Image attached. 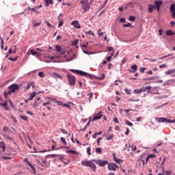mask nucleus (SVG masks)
I'll use <instances>...</instances> for the list:
<instances>
[{"instance_id":"obj_1","label":"nucleus","mask_w":175,"mask_h":175,"mask_svg":"<svg viewBox=\"0 0 175 175\" xmlns=\"http://www.w3.org/2000/svg\"><path fill=\"white\" fill-rule=\"evenodd\" d=\"M8 92H4V96L6 98L8 95H12V94L16 92V91H18L20 90V85L14 83L8 87Z\"/></svg>"},{"instance_id":"obj_2","label":"nucleus","mask_w":175,"mask_h":175,"mask_svg":"<svg viewBox=\"0 0 175 175\" xmlns=\"http://www.w3.org/2000/svg\"><path fill=\"white\" fill-rule=\"evenodd\" d=\"M82 166H85L86 167H90L93 170V172H96V165L94 163V161H82L81 162Z\"/></svg>"},{"instance_id":"obj_3","label":"nucleus","mask_w":175,"mask_h":175,"mask_svg":"<svg viewBox=\"0 0 175 175\" xmlns=\"http://www.w3.org/2000/svg\"><path fill=\"white\" fill-rule=\"evenodd\" d=\"M66 76L69 85H70V87H75V85H76V77L70 74H67Z\"/></svg>"},{"instance_id":"obj_4","label":"nucleus","mask_w":175,"mask_h":175,"mask_svg":"<svg viewBox=\"0 0 175 175\" xmlns=\"http://www.w3.org/2000/svg\"><path fill=\"white\" fill-rule=\"evenodd\" d=\"M81 5L84 13H86V12H88V10H90V8H91V5H90V3L88 2V0L81 1Z\"/></svg>"},{"instance_id":"obj_5","label":"nucleus","mask_w":175,"mask_h":175,"mask_svg":"<svg viewBox=\"0 0 175 175\" xmlns=\"http://www.w3.org/2000/svg\"><path fill=\"white\" fill-rule=\"evenodd\" d=\"M94 163L96 165H98V166H100V167H103V166H106V165H109V161H105V160H96V159H93L92 160Z\"/></svg>"},{"instance_id":"obj_6","label":"nucleus","mask_w":175,"mask_h":175,"mask_svg":"<svg viewBox=\"0 0 175 175\" xmlns=\"http://www.w3.org/2000/svg\"><path fill=\"white\" fill-rule=\"evenodd\" d=\"M70 71L72 72V73H77V75H80L81 76H83L84 77H89L91 78V75H90L88 73L83 72L82 70L71 69Z\"/></svg>"},{"instance_id":"obj_7","label":"nucleus","mask_w":175,"mask_h":175,"mask_svg":"<svg viewBox=\"0 0 175 175\" xmlns=\"http://www.w3.org/2000/svg\"><path fill=\"white\" fill-rule=\"evenodd\" d=\"M38 163L42 167H50V165L47 163V161L43 159H37Z\"/></svg>"},{"instance_id":"obj_8","label":"nucleus","mask_w":175,"mask_h":175,"mask_svg":"<svg viewBox=\"0 0 175 175\" xmlns=\"http://www.w3.org/2000/svg\"><path fill=\"white\" fill-rule=\"evenodd\" d=\"M108 169L112 172H116V170H117V169H120V167H118L114 163H108Z\"/></svg>"},{"instance_id":"obj_9","label":"nucleus","mask_w":175,"mask_h":175,"mask_svg":"<svg viewBox=\"0 0 175 175\" xmlns=\"http://www.w3.org/2000/svg\"><path fill=\"white\" fill-rule=\"evenodd\" d=\"M0 106H1V107L4 108V110H7V111H9V110H10V108H9L8 107V101L7 100H1L0 102Z\"/></svg>"},{"instance_id":"obj_10","label":"nucleus","mask_w":175,"mask_h":175,"mask_svg":"<svg viewBox=\"0 0 175 175\" xmlns=\"http://www.w3.org/2000/svg\"><path fill=\"white\" fill-rule=\"evenodd\" d=\"M163 3V1L162 0H156L154 1V5L157 9V12H159V9L161 8V5Z\"/></svg>"},{"instance_id":"obj_11","label":"nucleus","mask_w":175,"mask_h":175,"mask_svg":"<svg viewBox=\"0 0 175 175\" xmlns=\"http://www.w3.org/2000/svg\"><path fill=\"white\" fill-rule=\"evenodd\" d=\"M103 116V115L102 114V111H100L92 118V121H96L97 120H100V118H102Z\"/></svg>"},{"instance_id":"obj_12","label":"nucleus","mask_w":175,"mask_h":175,"mask_svg":"<svg viewBox=\"0 0 175 175\" xmlns=\"http://www.w3.org/2000/svg\"><path fill=\"white\" fill-rule=\"evenodd\" d=\"M71 25H73V27L77 29H80V28H81L80 23H79V21H73L71 23Z\"/></svg>"},{"instance_id":"obj_13","label":"nucleus","mask_w":175,"mask_h":175,"mask_svg":"<svg viewBox=\"0 0 175 175\" xmlns=\"http://www.w3.org/2000/svg\"><path fill=\"white\" fill-rule=\"evenodd\" d=\"M170 12L172 17H173V18H175V4H172L170 5Z\"/></svg>"},{"instance_id":"obj_14","label":"nucleus","mask_w":175,"mask_h":175,"mask_svg":"<svg viewBox=\"0 0 175 175\" xmlns=\"http://www.w3.org/2000/svg\"><path fill=\"white\" fill-rule=\"evenodd\" d=\"M29 166L30 167L29 170L31 173H32V174H36V168L35 167V165L31 163L29 165Z\"/></svg>"},{"instance_id":"obj_15","label":"nucleus","mask_w":175,"mask_h":175,"mask_svg":"<svg viewBox=\"0 0 175 175\" xmlns=\"http://www.w3.org/2000/svg\"><path fill=\"white\" fill-rule=\"evenodd\" d=\"M142 92H146L144 88H142L141 89H135L133 91L134 94H142Z\"/></svg>"},{"instance_id":"obj_16","label":"nucleus","mask_w":175,"mask_h":175,"mask_svg":"<svg viewBox=\"0 0 175 175\" xmlns=\"http://www.w3.org/2000/svg\"><path fill=\"white\" fill-rule=\"evenodd\" d=\"M61 16H62V14H60L59 16H58V20H59V25L58 27H62L64 25V20L61 19Z\"/></svg>"},{"instance_id":"obj_17","label":"nucleus","mask_w":175,"mask_h":175,"mask_svg":"<svg viewBox=\"0 0 175 175\" xmlns=\"http://www.w3.org/2000/svg\"><path fill=\"white\" fill-rule=\"evenodd\" d=\"M156 7L153 5H148V12L149 13H152V12H154V10H155Z\"/></svg>"},{"instance_id":"obj_18","label":"nucleus","mask_w":175,"mask_h":175,"mask_svg":"<svg viewBox=\"0 0 175 175\" xmlns=\"http://www.w3.org/2000/svg\"><path fill=\"white\" fill-rule=\"evenodd\" d=\"M35 96H36V92L31 93L29 97L28 98V100H32Z\"/></svg>"},{"instance_id":"obj_19","label":"nucleus","mask_w":175,"mask_h":175,"mask_svg":"<svg viewBox=\"0 0 175 175\" xmlns=\"http://www.w3.org/2000/svg\"><path fill=\"white\" fill-rule=\"evenodd\" d=\"M175 72V68H174L173 70H170L169 71H166L165 72V75H166L167 76H170V75H173V73Z\"/></svg>"},{"instance_id":"obj_20","label":"nucleus","mask_w":175,"mask_h":175,"mask_svg":"<svg viewBox=\"0 0 175 175\" xmlns=\"http://www.w3.org/2000/svg\"><path fill=\"white\" fill-rule=\"evenodd\" d=\"M145 80L146 81H151V80H158V77L157 76L151 77L149 78H146Z\"/></svg>"},{"instance_id":"obj_21","label":"nucleus","mask_w":175,"mask_h":175,"mask_svg":"<svg viewBox=\"0 0 175 175\" xmlns=\"http://www.w3.org/2000/svg\"><path fill=\"white\" fill-rule=\"evenodd\" d=\"M5 143L3 142H0V151H5Z\"/></svg>"},{"instance_id":"obj_22","label":"nucleus","mask_w":175,"mask_h":175,"mask_svg":"<svg viewBox=\"0 0 175 175\" xmlns=\"http://www.w3.org/2000/svg\"><path fill=\"white\" fill-rule=\"evenodd\" d=\"M113 161L116 162V163H121V162H122V160H121L120 159H117L116 154H113Z\"/></svg>"},{"instance_id":"obj_23","label":"nucleus","mask_w":175,"mask_h":175,"mask_svg":"<svg viewBox=\"0 0 175 175\" xmlns=\"http://www.w3.org/2000/svg\"><path fill=\"white\" fill-rule=\"evenodd\" d=\"M166 35L167 36H172V35H175L174 31H172V30H167L166 31Z\"/></svg>"},{"instance_id":"obj_24","label":"nucleus","mask_w":175,"mask_h":175,"mask_svg":"<svg viewBox=\"0 0 175 175\" xmlns=\"http://www.w3.org/2000/svg\"><path fill=\"white\" fill-rule=\"evenodd\" d=\"M53 76L55 79H59L60 80H62V77L61 76V75L57 73V72H54L53 73Z\"/></svg>"},{"instance_id":"obj_25","label":"nucleus","mask_w":175,"mask_h":175,"mask_svg":"<svg viewBox=\"0 0 175 175\" xmlns=\"http://www.w3.org/2000/svg\"><path fill=\"white\" fill-rule=\"evenodd\" d=\"M30 54H31V55H38V57L40 55V53L35 51L33 49L30 50Z\"/></svg>"},{"instance_id":"obj_26","label":"nucleus","mask_w":175,"mask_h":175,"mask_svg":"<svg viewBox=\"0 0 175 175\" xmlns=\"http://www.w3.org/2000/svg\"><path fill=\"white\" fill-rule=\"evenodd\" d=\"M156 120L158 122H165L166 121L165 118H157Z\"/></svg>"},{"instance_id":"obj_27","label":"nucleus","mask_w":175,"mask_h":175,"mask_svg":"<svg viewBox=\"0 0 175 175\" xmlns=\"http://www.w3.org/2000/svg\"><path fill=\"white\" fill-rule=\"evenodd\" d=\"M39 9V7L32 8H31V12H34V13H37V14H39L40 13L38 10Z\"/></svg>"},{"instance_id":"obj_28","label":"nucleus","mask_w":175,"mask_h":175,"mask_svg":"<svg viewBox=\"0 0 175 175\" xmlns=\"http://www.w3.org/2000/svg\"><path fill=\"white\" fill-rule=\"evenodd\" d=\"M55 50L57 53H61V51H62V47H61L59 45H56Z\"/></svg>"},{"instance_id":"obj_29","label":"nucleus","mask_w":175,"mask_h":175,"mask_svg":"<svg viewBox=\"0 0 175 175\" xmlns=\"http://www.w3.org/2000/svg\"><path fill=\"white\" fill-rule=\"evenodd\" d=\"M67 152L70 153V154H73L74 155H78L79 154V152H77V151L73 150H67Z\"/></svg>"},{"instance_id":"obj_30","label":"nucleus","mask_w":175,"mask_h":175,"mask_svg":"<svg viewBox=\"0 0 175 175\" xmlns=\"http://www.w3.org/2000/svg\"><path fill=\"white\" fill-rule=\"evenodd\" d=\"M123 27H124V28H132V27H133V26H132V24H131V23H127V24H124L123 25Z\"/></svg>"},{"instance_id":"obj_31","label":"nucleus","mask_w":175,"mask_h":175,"mask_svg":"<svg viewBox=\"0 0 175 175\" xmlns=\"http://www.w3.org/2000/svg\"><path fill=\"white\" fill-rule=\"evenodd\" d=\"M85 33H86V35H92V36H95V33H94L92 30L85 31Z\"/></svg>"},{"instance_id":"obj_32","label":"nucleus","mask_w":175,"mask_h":175,"mask_svg":"<svg viewBox=\"0 0 175 175\" xmlns=\"http://www.w3.org/2000/svg\"><path fill=\"white\" fill-rule=\"evenodd\" d=\"M19 117L21 120H23V121H28V117H27V116L20 115Z\"/></svg>"},{"instance_id":"obj_33","label":"nucleus","mask_w":175,"mask_h":175,"mask_svg":"<svg viewBox=\"0 0 175 175\" xmlns=\"http://www.w3.org/2000/svg\"><path fill=\"white\" fill-rule=\"evenodd\" d=\"M33 107L36 110V109L39 107V103H38V101H35Z\"/></svg>"},{"instance_id":"obj_34","label":"nucleus","mask_w":175,"mask_h":175,"mask_svg":"<svg viewBox=\"0 0 175 175\" xmlns=\"http://www.w3.org/2000/svg\"><path fill=\"white\" fill-rule=\"evenodd\" d=\"M131 68L132 70H133V72H136V70H137V65H136V64L131 66Z\"/></svg>"},{"instance_id":"obj_35","label":"nucleus","mask_w":175,"mask_h":175,"mask_svg":"<svg viewBox=\"0 0 175 175\" xmlns=\"http://www.w3.org/2000/svg\"><path fill=\"white\" fill-rule=\"evenodd\" d=\"M105 77V74H102L101 77H96V79H97V80H103Z\"/></svg>"},{"instance_id":"obj_36","label":"nucleus","mask_w":175,"mask_h":175,"mask_svg":"<svg viewBox=\"0 0 175 175\" xmlns=\"http://www.w3.org/2000/svg\"><path fill=\"white\" fill-rule=\"evenodd\" d=\"M60 140L62 143H64V146H66V144H68V143H66V139H65L64 137H60Z\"/></svg>"},{"instance_id":"obj_37","label":"nucleus","mask_w":175,"mask_h":175,"mask_svg":"<svg viewBox=\"0 0 175 175\" xmlns=\"http://www.w3.org/2000/svg\"><path fill=\"white\" fill-rule=\"evenodd\" d=\"M79 44V40H75L74 41L72 42V46H76L77 44Z\"/></svg>"},{"instance_id":"obj_38","label":"nucleus","mask_w":175,"mask_h":175,"mask_svg":"<svg viewBox=\"0 0 175 175\" xmlns=\"http://www.w3.org/2000/svg\"><path fill=\"white\" fill-rule=\"evenodd\" d=\"M139 100H140V99L139 98H137V99L129 98V102H139Z\"/></svg>"},{"instance_id":"obj_39","label":"nucleus","mask_w":175,"mask_h":175,"mask_svg":"<svg viewBox=\"0 0 175 175\" xmlns=\"http://www.w3.org/2000/svg\"><path fill=\"white\" fill-rule=\"evenodd\" d=\"M119 84H122V81H121V80H116L115 81V85H118Z\"/></svg>"},{"instance_id":"obj_40","label":"nucleus","mask_w":175,"mask_h":175,"mask_svg":"<svg viewBox=\"0 0 175 175\" xmlns=\"http://www.w3.org/2000/svg\"><path fill=\"white\" fill-rule=\"evenodd\" d=\"M45 24L47 25V27H49L50 28H53V25L50 24L49 21H45Z\"/></svg>"},{"instance_id":"obj_41","label":"nucleus","mask_w":175,"mask_h":175,"mask_svg":"<svg viewBox=\"0 0 175 175\" xmlns=\"http://www.w3.org/2000/svg\"><path fill=\"white\" fill-rule=\"evenodd\" d=\"M40 25H42V22H39V23L33 24V27L35 28L36 27H39Z\"/></svg>"},{"instance_id":"obj_42","label":"nucleus","mask_w":175,"mask_h":175,"mask_svg":"<svg viewBox=\"0 0 175 175\" xmlns=\"http://www.w3.org/2000/svg\"><path fill=\"white\" fill-rule=\"evenodd\" d=\"M126 125H129V126H133V124L132 122H129V120H126Z\"/></svg>"},{"instance_id":"obj_43","label":"nucleus","mask_w":175,"mask_h":175,"mask_svg":"<svg viewBox=\"0 0 175 175\" xmlns=\"http://www.w3.org/2000/svg\"><path fill=\"white\" fill-rule=\"evenodd\" d=\"M16 51H17V46H14L12 47V53H13V54H16Z\"/></svg>"},{"instance_id":"obj_44","label":"nucleus","mask_w":175,"mask_h":175,"mask_svg":"<svg viewBox=\"0 0 175 175\" xmlns=\"http://www.w3.org/2000/svg\"><path fill=\"white\" fill-rule=\"evenodd\" d=\"M129 21H135V20H136V17L133 16H131L129 17Z\"/></svg>"},{"instance_id":"obj_45","label":"nucleus","mask_w":175,"mask_h":175,"mask_svg":"<svg viewBox=\"0 0 175 175\" xmlns=\"http://www.w3.org/2000/svg\"><path fill=\"white\" fill-rule=\"evenodd\" d=\"M96 152H97L98 154H100V152H102V148H96Z\"/></svg>"},{"instance_id":"obj_46","label":"nucleus","mask_w":175,"mask_h":175,"mask_svg":"<svg viewBox=\"0 0 175 175\" xmlns=\"http://www.w3.org/2000/svg\"><path fill=\"white\" fill-rule=\"evenodd\" d=\"M38 76L40 77H44V72H38Z\"/></svg>"},{"instance_id":"obj_47","label":"nucleus","mask_w":175,"mask_h":175,"mask_svg":"<svg viewBox=\"0 0 175 175\" xmlns=\"http://www.w3.org/2000/svg\"><path fill=\"white\" fill-rule=\"evenodd\" d=\"M61 132H62V133H64V135H68V131L63 129H60Z\"/></svg>"},{"instance_id":"obj_48","label":"nucleus","mask_w":175,"mask_h":175,"mask_svg":"<svg viewBox=\"0 0 175 175\" xmlns=\"http://www.w3.org/2000/svg\"><path fill=\"white\" fill-rule=\"evenodd\" d=\"M167 68V64H163L159 66V68H160V69H162V68Z\"/></svg>"},{"instance_id":"obj_49","label":"nucleus","mask_w":175,"mask_h":175,"mask_svg":"<svg viewBox=\"0 0 175 175\" xmlns=\"http://www.w3.org/2000/svg\"><path fill=\"white\" fill-rule=\"evenodd\" d=\"M3 131H4V132H10V131L9 130V128L7 126H4L3 129Z\"/></svg>"},{"instance_id":"obj_50","label":"nucleus","mask_w":175,"mask_h":175,"mask_svg":"<svg viewBox=\"0 0 175 175\" xmlns=\"http://www.w3.org/2000/svg\"><path fill=\"white\" fill-rule=\"evenodd\" d=\"M113 137H114V135L112 134V135H109L108 137H107V140H111V139H113Z\"/></svg>"},{"instance_id":"obj_51","label":"nucleus","mask_w":175,"mask_h":175,"mask_svg":"<svg viewBox=\"0 0 175 175\" xmlns=\"http://www.w3.org/2000/svg\"><path fill=\"white\" fill-rule=\"evenodd\" d=\"M24 161L28 165V166H29V165L31 164V162H29V161H28V159H27V158H25V159H24Z\"/></svg>"},{"instance_id":"obj_52","label":"nucleus","mask_w":175,"mask_h":175,"mask_svg":"<svg viewBox=\"0 0 175 175\" xmlns=\"http://www.w3.org/2000/svg\"><path fill=\"white\" fill-rule=\"evenodd\" d=\"M100 140H102V137L97 139V146H100Z\"/></svg>"},{"instance_id":"obj_53","label":"nucleus","mask_w":175,"mask_h":175,"mask_svg":"<svg viewBox=\"0 0 175 175\" xmlns=\"http://www.w3.org/2000/svg\"><path fill=\"white\" fill-rule=\"evenodd\" d=\"M120 23H126V18H122L120 19Z\"/></svg>"},{"instance_id":"obj_54","label":"nucleus","mask_w":175,"mask_h":175,"mask_svg":"<svg viewBox=\"0 0 175 175\" xmlns=\"http://www.w3.org/2000/svg\"><path fill=\"white\" fill-rule=\"evenodd\" d=\"M29 88H31V83L28 82V83H27L26 89H27V90H29Z\"/></svg>"},{"instance_id":"obj_55","label":"nucleus","mask_w":175,"mask_h":175,"mask_svg":"<svg viewBox=\"0 0 175 175\" xmlns=\"http://www.w3.org/2000/svg\"><path fill=\"white\" fill-rule=\"evenodd\" d=\"M144 90H145V92L146 91H147V90H151V86H146L145 88H144Z\"/></svg>"},{"instance_id":"obj_56","label":"nucleus","mask_w":175,"mask_h":175,"mask_svg":"<svg viewBox=\"0 0 175 175\" xmlns=\"http://www.w3.org/2000/svg\"><path fill=\"white\" fill-rule=\"evenodd\" d=\"M87 152L88 154V155H91V148H87Z\"/></svg>"},{"instance_id":"obj_57","label":"nucleus","mask_w":175,"mask_h":175,"mask_svg":"<svg viewBox=\"0 0 175 175\" xmlns=\"http://www.w3.org/2000/svg\"><path fill=\"white\" fill-rule=\"evenodd\" d=\"M144 70H146V68L142 67L139 69V71L141 72V73H144Z\"/></svg>"},{"instance_id":"obj_58","label":"nucleus","mask_w":175,"mask_h":175,"mask_svg":"<svg viewBox=\"0 0 175 175\" xmlns=\"http://www.w3.org/2000/svg\"><path fill=\"white\" fill-rule=\"evenodd\" d=\"M113 122H116V124H118L119 121L117 118H113Z\"/></svg>"},{"instance_id":"obj_59","label":"nucleus","mask_w":175,"mask_h":175,"mask_svg":"<svg viewBox=\"0 0 175 175\" xmlns=\"http://www.w3.org/2000/svg\"><path fill=\"white\" fill-rule=\"evenodd\" d=\"M8 59L10 60V61H13V62H14V61H17V57H15V58H12V57H9L8 58Z\"/></svg>"},{"instance_id":"obj_60","label":"nucleus","mask_w":175,"mask_h":175,"mask_svg":"<svg viewBox=\"0 0 175 175\" xmlns=\"http://www.w3.org/2000/svg\"><path fill=\"white\" fill-rule=\"evenodd\" d=\"M165 174H167V175H171V174H172V171H170V170H167V171L165 172Z\"/></svg>"},{"instance_id":"obj_61","label":"nucleus","mask_w":175,"mask_h":175,"mask_svg":"<svg viewBox=\"0 0 175 175\" xmlns=\"http://www.w3.org/2000/svg\"><path fill=\"white\" fill-rule=\"evenodd\" d=\"M8 103H10L11 107H14V106H13V103L12 102V100H8Z\"/></svg>"},{"instance_id":"obj_62","label":"nucleus","mask_w":175,"mask_h":175,"mask_svg":"<svg viewBox=\"0 0 175 175\" xmlns=\"http://www.w3.org/2000/svg\"><path fill=\"white\" fill-rule=\"evenodd\" d=\"M47 105H51V103H50V102H46V103H44L42 104L43 106H47Z\"/></svg>"},{"instance_id":"obj_63","label":"nucleus","mask_w":175,"mask_h":175,"mask_svg":"<svg viewBox=\"0 0 175 175\" xmlns=\"http://www.w3.org/2000/svg\"><path fill=\"white\" fill-rule=\"evenodd\" d=\"M107 50H108V51H113V49L111 46H108Z\"/></svg>"},{"instance_id":"obj_64","label":"nucleus","mask_w":175,"mask_h":175,"mask_svg":"<svg viewBox=\"0 0 175 175\" xmlns=\"http://www.w3.org/2000/svg\"><path fill=\"white\" fill-rule=\"evenodd\" d=\"M27 114H29V116H33V113L31 112V111H27Z\"/></svg>"}]
</instances>
